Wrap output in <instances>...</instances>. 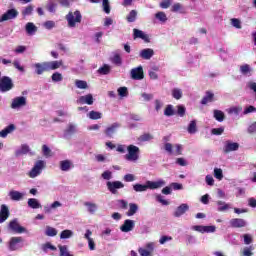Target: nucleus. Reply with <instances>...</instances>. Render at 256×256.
<instances>
[{
    "label": "nucleus",
    "mask_w": 256,
    "mask_h": 256,
    "mask_svg": "<svg viewBox=\"0 0 256 256\" xmlns=\"http://www.w3.org/2000/svg\"><path fill=\"white\" fill-rule=\"evenodd\" d=\"M128 23H135L137 20V10H131L130 13L126 17Z\"/></svg>",
    "instance_id": "obj_43"
},
{
    "label": "nucleus",
    "mask_w": 256,
    "mask_h": 256,
    "mask_svg": "<svg viewBox=\"0 0 256 256\" xmlns=\"http://www.w3.org/2000/svg\"><path fill=\"white\" fill-rule=\"evenodd\" d=\"M138 253L141 255V256H153L149 250L145 249V248H139L138 249Z\"/></svg>",
    "instance_id": "obj_63"
},
{
    "label": "nucleus",
    "mask_w": 256,
    "mask_h": 256,
    "mask_svg": "<svg viewBox=\"0 0 256 256\" xmlns=\"http://www.w3.org/2000/svg\"><path fill=\"white\" fill-rule=\"evenodd\" d=\"M137 211H139V205H137L136 203H130L129 210L126 213V215L128 217H133V215H135V213H137Z\"/></svg>",
    "instance_id": "obj_34"
},
{
    "label": "nucleus",
    "mask_w": 256,
    "mask_h": 256,
    "mask_svg": "<svg viewBox=\"0 0 256 256\" xmlns=\"http://www.w3.org/2000/svg\"><path fill=\"white\" fill-rule=\"evenodd\" d=\"M228 115H239L241 111H243V107L241 106H233L228 108L227 110Z\"/></svg>",
    "instance_id": "obj_35"
},
{
    "label": "nucleus",
    "mask_w": 256,
    "mask_h": 256,
    "mask_svg": "<svg viewBox=\"0 0 256 256\" xmlns=\"http://www.w3.org/2000/svg\"><path fill=\"white\" fill-rule=\"evenodd\" d=\"M213 117L218 123H223L225 121V112L221 110H214Z\"/></svg>",
    "instance_id": "obj_30"
},
{
    "label": "nucleus",
    "mask_w": 256,
    "mask_h": 256,
    "mask_svg": "<svg viewBox=\"0 0 256 256\" xmlns=\"http://www.w3.org/2000/svg\"><path fill=\"white\" fill-rule=\"evenodd\" d=\"M60 169H61V171H69V169H71V161H69V160L61 161Z\"/></svg>",
    "instance_id": "obj_45"
},
{
    "label": "nucleus",
    "mask_w": 256,
    "mask_h": 256,
    "mask_svg": "<svg viewBox=\"0 0 256 256\" xmlns=\"http://www.w3.org/2000/svg\"><path fill=\"white\" fill-rule=\"evenodd\" d=\"M87 117L92 120H97V119H101V117H103V114L101 112L92 110L87 114Z\"/></svg>",
    "instance_id": "obj_42"
},
{
    "label": "nucleus",
    "mask_w": 256,
    "mask_h": 256,
    "mask_svg": "<svg viewBox=\"0 0 256 256\" xmlns=\"http://www.w3.org/2000/svg\"><path fill=\"white\" fill-rule=\"evenodd\" d=\"M42 153L44 157H51V149L47 147V145L42 146Z\"/></svg>",
    "instance_id": "obj_61"
},
{
    "label": "nucleus",
    "mask_w": 256,
    "mask_h": 256,
    "mask_svg": "<svg viewBox=\"0 0 256 256\" xmlns=\"http://www.w3.org/2000/svg\"><path fill=\"white\" fill-rule=\"evenodd\" d=\"M85 207H87V211L90 212L91 215H94L97 211V204L93 202H85L84 203Z\"/></svg>",
    "instance_id": "obj_37"
},
{
    "label": "nucleus",
    "mask_w": 256,
    "mask_h": 256,
    "mask_svg": "<svg viewBox=\"0 0 256 256\" xmlns=\"http://www.w3.org/2000/svg\"><path fill=\"white\" fill-rule=\"evenodd\" d=\"M13 66L15 67V69L20 71V73H25V67L21 65V62L19 60H14Z\"/></svg>",
    "instance_id": "obj_55"
},
{
    "label": "nucleus",
    "mask_w": 256,
    "mask_h": 256,
    "mask_svg": "<svg viewBox=\"0 0 256 256\" xmlns=\"http://www.w3.org/2000/svg\"><path fill=\"white\" fill-rule=\"evenodd\" d=\"M43 169H45V161L38 160L34 164L31 171L28 173V175L31 179H35V177H39V175H41V172L43 171Z\"/></svg>",
    "instance_id": "obj_5"
},
{
    "label": "nucleus",
    "mask_w": 256,
    "mask_h": 256,
    "mask_svg": "<svg viewBox=\"0 0 256 256\" xmlns=\"http://www.w3.org/2000/svg\"><path fill=\"white\" fill-rule=\"evenodd\" d=\"M27 204H28V207H30V209H41V207H43L41 205V202H39L37 198L28 199Z\"/></svg>",
    "instance_id": "obj_28"
},
{
    "label": "nucleus",
    "mask_w": 256,
    "mask_h": 256,
    "mask_svg": "<svg viewBox=\"0 0 256 256\" xmlns=\"http://www.w3.org/2000/svg\"><path fill=\"white\" fill-rule=\"evenodd\" d=\"M119 127H121L119 123H113L112 125L106 127V129L104 130L106 137H109L110 139L113 138V134L117 133V129Z\"/></svg>",
    "instance_id": "obj_21"
},
{
    "label": "nucleus",
    "mask_w": 256,
    "mask_h": 256,
    "mask_svg": "<svg viewBox=\"0 0 256 256\" xmlns=\"http://www.w3.org/2000/svg\"><path fill=\"white\" fill-rule=\"evenodd\" d=\"M141 155V149L138 146L133 144L127 146V153L124 156V159L129 163H137Z\"/></svg>",
    "instance_id": "obj_3"
},
{
    "label": "nucleus",
    "mask_w": 256,
    "mask_h": 256,
    "mask_svg": "<svg viewBox=\"0 0 256 256\" xmlns=\"http://www.w3.org/2000/svg\"><path fill=\"white\" fill-rule=\"evenodd\" d=\"M33 13V6L29 5L22 11V15L24 17H27L28 15H31Z\"/></svg>",
    "instance_id": "obj_60"
},
{
    "label": "nucleus",
    "mask_w": 256,
    "mask_h": 256,
    "mask_svg": "<svg viewBox=\"0 0 256 256\" xmlns=\"http://www.w3.org/2000/svg\"><path fill=\"white\" fill-rule=\"evenodd\" d=\"M133 229H135V221L131 219L125 220L123 225L120 226L122 233H130Z\"/></svg>",
    "instance_id": "obj_14"
},
{
    "label": "nucleus",
    "mask_w": 256,
    "mask_h": 256,
    "mask_svg": "<svg viewBox=\"0 0 256 256\" xmlns=\"http://www.w3.org/2000/svg\"><path fill=\"white\" fill-rule=\"evenodd\" d=\"M27 106V97L18 96L12 99L11 109H23Z\"/></svg>",
    "instance_id": "obj_8"
},
{
    "label": "nucleus",
    "mask_w": 256,
    "mask_h": 256,
    "mask_svg": "<svg viewBox=\"0 0 256 256\" xmlns=\"http://www.w3.org/2000/svg\"><path fill=\"white\" fill-rule=\"evenodd\" d=\"M102 179H104L105 181H111V179H113V172L106 170L101 174Z\"/></svg>",
    "instance_id": "obj_50"
},
{
    "label": "nucleus",
    "mask_w": 256,
    "mask_h": 256,
    "mask_svg": "<svg viewBox=\"0 0 256 256\" xmlns=\"http://www.w3.org/2000/svg\"><path fill=\"white\" fill-rule=\"evenodd\" d=\"M57 229L51 227V226H46V229H45V235L47 237H56L57 235Z\"/></svg>",
    "instance_id": "obj_40"
},
{
    "label": "nucleus",
    "mask_w": 256,
    "mask_h": 256,
    "mask_svg": "<svg viewBox=\"0 0 256 256\" xmlns=\"http://www.w3.org/2000/svg\"><path fill=\"white\" fill-rule=\"evenodd\" d=\"M217 231V227L215 226H204V233H215Z\"/></svg>",
    "instance_id": "obj_64"
},
{
    "label": "nucleus",
    "mask_w": 256,
    "mask_h": 256,
    "mask_svg": "<svg viewBox=\"0 0 256 256\" xmlns=\"http://www.w3.org/2000/svg\"><path fill=\"white\" fill-rule=\"evenodd\" d=\"M98 73L100 75H109V73H111V66H109V64H104L98 69Z\"/></svg>",
    "instance_id": "obj_39"
},
{
    "label": "nucleus",
    "mask_w": 256,
    "mask_h": 256,
    "mask_svg": "<svg viewBox=\"0 0 256 256\" xmlns=\"http://www.w3.org/2000/svg\"><path fill=\"white\" fill-rule=\"evenodd\" d=\"M78 105H93L94 99L93 94H87L84 96H80L77 100Z\"/></svg>",
    "instance_id": "obj_18"
},
{
    "label": "nucleus",
    "mask_w": 256,
    "mask_h": 256,
    "mask_svg": "<svg viewBox=\"0 0 256 256\" xmlns=\"http://www.w3.org/2000/svg\"><path fill=\"white\" fill-rule=\"evenodd\" d=\"M118 95L119 97H128L129 90L127 89V87H120L118 88Z\"/></svg>",
    "instance_id": "obj_53"
},
{
    "label": "nucleus",
    "mask_w": 256,
    "mask_h": 256,
    "mask_svg": "<svg viewBox=\"0 0 256 256\" xmlns=\"http://www.w3.org/2000/svg\"><path fill=\"white\" fill-rule=\"evenodd\" d=\"M213 101H215V94L211 91H207L201 100V105H207V103H213Z\"/></svg>",
    "instance_id": "obj_27"
},
{
    "label": "nucleus",
    "mask_w": 256,
    "mask_h": 256,
    "mask_svg": "<svg viewBox=\"0 0 256 256\" xmlns=\"http://www.w3.org/2000/svg\"><path fill=\"white\" fill-rule=\"evenodd\" d=\"M156 19L161 21V23H165L167 21V14L165 12H158L155 14Z\"/></svg>",
    "instance_id": "obj_52"
},
{
    "label": "nucleus",
    "mask_w": 256,
    "mask_h": 256,
    "mask_svg": "<svg viewBox=\"0 0 256 256\" xmlns=\"http://www.w3.org/2000/svg\"><path fill=\"white\" fill-rule=\"evenodd\" d=\"M33 67H34V69H36L37 75H43V73H45V71H49L47 68V62L35 63L33 65Z\"/></svg>",
    "instance_id": "obj_26"
},
{
    "label": "nucleus",
    "mask_w": 256,
    "mask_h": 256,
    "mask_svg": "<svg viewBox=\"0 0 256 256\" xmlns=\"http://www.w3.org/2000/svg\"><path fill=\"white\" fill-rule=\"evenodd\" d=\"M8 229L13 231V233H25V231H27L25 227L19 225V220L17 218L9 222Z\"/></svg>",
    "instance_id": "obj_11"
},
{
    "label": "nucleus",
    "mask_w": 256,
    "mask_h": 256,
    "mask_svg": "<svg viewBox=\"0 0 256 256\" xmlns=\"http://www.w3.org/2000/svg\"><path fill=\"white\" fill-rule=\"evenodd\" d=\"M8 197L11 201H23L25 199V192H19L17 190H10Z\"/></svg>",
    "instance_id": "obj_15"
},
{
    "label": "nucleus",
    "mask_w": 256,
    "mask_h": 256,
    "mask_svg": "<svg viewBox=\"0 0 256 256\" xmlns=\"http://www.w3.org/2000/svg\"><path fill=\"white\" fill-rule=\"evenodd\" d=\"M133 33L134 39H142V41H145V43H149V35L145 34V32H143L142 30L134 28Z\"/></svg>",
    "instance_id": "obj_20"
},
{
    "label": "nucleus",
    "mask_w": 256,
    "mask_h": 256,
    "mask_svg": "<svg viewBox=\"0 0 256 256\" xmlns=\"http://www.w3.org/2000/svg\"><path fill=\"white\" fill-rule=\"evenodd\" d=\"M46 66L48 71H55L56 69H59L60 67H63V60H55V61H49L46 62Z\"/></svg>",
    "instance_id": "obj_24"
},
{
    "label": "nucleus",
    "mask_w": 256,
    "mask_h": 256,
    "mask_svg": "<svg viewBox=\"0 0 256 256\" xmlns=\"http://www.w3.org/2000/svg\"><path fill=\"white\" fill-rule=\"evenodd\" d=\"M239 149V143L227 141L224 145V153H231V151H237Z\"/></svg>",
    "instance_id": "obj_23"
},
{
    "label": "nucleus",
    "mask_w": 256,
    "mask_h": 256,
    "mask_svg": "<svg viewBox=\"0 0 256 256\" xmlns=\"http://www.w3.org/2000/svg\"><path fill=\"white\" fill-rule=\"evenodd\" d=\"M27 35H35L37 33V26L34 23L28 22L25 26Z\"/></svg>",
    "instance_id": "obj_33"
},
{
    "label": "nucleus",
    "mask_w": 256,
    "mask_h": 256,
    "mask_svg": "<svg viewBox=\"0 0 256 256\" xmlns=\"http://www.w3.org/2000/svg\"><path fill=\"white\" fill-rule=\"evenodd\" d=\"M9 215H11L9 206H7V204H2L0 206V223H5V221L9 219Z\"/></svg>",
    "instance_id": "obj_16"
},
{
    "label": "nucleus",
    "mask_w": 256,
    "mask_h": 256,
    "mask_svg": "<svg viewBox=\"0 0 256 256\" xmlns=\"http://www.w3.org/2000/svg\"><path fill=\"white\" fill-rule=\"evenodd\" d=\"M214 177L218 179V181H221L223 179V170L220 168L214 169Z\"/></svg>",
    "instance_id": "obj_54"
},
{
    "label": "nucleus",
    "mask_w": 256,
    "mask_h": 256,
    "mask_svg": "<svg viewBox=\"0 0 256 256\" xmlns=\"http://www.w3.org/2000/svg\"><path fill=\"white\" fill-rule=\"evenodd\" d=\"M20 243H23V237H12L8 241V249L10 251H19L22 247Z\"/></svg>",
    "instance_id": "obj_9"
},
{
    "label": "nucleus",
    "mask_w": 256,
    "mask_h": 256,
    "mask_svg": "<svg viewBox=\"0 0 256 256\" xmlns=\"http://www.w3.org/2000/svg\"><path fill=\"white\" fill-rule=\"evenodd\" d=\"M60 256H73V254L69 253L67 246H59Z\"/></svg>",
    "instance_id": "obj_56"
},
{
    "label": "nucleus",
    "mask_w": 256,
    "mask_h": 256,
    "mask_svg": "<svg viewBox=\"0 0 256 256\" xmlns=\"http://www.w3.org/2000/svg\"><path fill=\"white\" fill-rule=\"evenodd\" d=\"M75 87L77 89H89V84L85 80H75Z\"/></svg>",
    "instance_id": "obj_41"
},
{
    "label": "nucleus",
    "mask_w": 256,
    "mask_h": 256,
    "mask_svg": "<svg viewBox=\"0 0 256 256\" xmlns=\"http://www.w3.org/2000/svg\"><path fill=\"white\" fill-rule=\"evenodd\" d=\"M102 7L104 13H106L107 15L111 13V6L109 5V0H102Z\"/></svg>",
    "instance_id": "obj_48"
},
{
    "label": "nucleus",
    "mask_w": 256,
    "mask_h": 256,
    "mask_svg": "<svg viewBox=\"0 0 256 256\" xmlns=\"http://www.w3.org/2000/svg\"><path fill=\"white\" fill-rule=\"evenodd\" d=\"M165 185L166 182L163 179H159L157 181L147 180L145 184H134L133 191H135V193H145L148 189L153 191L155 189H161V187H165Z\"/></svg>",
    "instance_id": "obj_1"
},
{
    "label": "nucleus",
    "mask_w": 256,
    "mask_h": 256,
    "mask_svg": "<svg viewBox=\"0 0 256 256\" xmlns=\"http://www.w3.org/2000/svg\"><path fill=\"white\" fill-rule=\"evenodd\" d=\"M164 149L168 153V155H182L183 154V145L181 144H173L166 143L164 144Z\"/></svg>",
    "instance_id": "obj_4"
},
{
    "label": "nucleus",
    "mask_w": 256,
    "mask_h": 256,
    "mask_svg": "<svg viewBox=\"0 0 256 256\" xmlns=\"http://www.w3.org/2000/svg\"><path fill=\"white\" fill-rule=\"evenodd\" d=\"M106 187L109 192L112 193V195H117V190L118 189H123L125 187V184L121 181H108L106 183Z\"/></svg>",
    "instance_id": "obj_10"
},
{
    "label": "nucleus",
    "mask_w": 256,
    "mask_h": 256,
    "mask_svg": "<svg viewBox=\"0 0 256 256\" xmlns=\"http://www.w3.org/2000/svg\"><path fill=\"white\" fill-rule=\"evenodd\" d=\"M152 139H153V135H151L150 133L142 134L139 137V141H141L142 143H145L147 141H152Z\"/></svg>",
    "instance_id": "obj_51"
},
{
    "label": "nucleus",
    "mask_w": 256,
    "mask_h": 256,
    "mask_svg": "<svg viewBox=\"0 0 256 256\" xmlns=\"http://www.w3.org/2000/svg\"><path fill=\"white\" fill-rule=\"evenodd\" d=\"M41 249L44 253H49V251H57V247L53 246L50 242L42 244Z\"/></svg>",
    "instance_id": "obj_36"
},
{
    "label": "nucleus",
    "mask_w": 256,
    "mask_h": 256,
    "mask_svg": "<svg viewBox=\"0 0 256 256\" xmlns=\"http://www.w3.org/2000/svg\"><path fill=\"white\" fill-rule=\"evenodd\" d=\"M13 131H15V125L10 124L6 128H4L2 131H0V137L2 139H5L9 135V133H13Z\"/></svg>",
    "instance_id": "obj_29"
},
{
    "label": "nucleus",
    "mask_w": 256,
    "mask_h": 256,
    "mask_svg": "<svg viewBox=\"0 0 256 256\" xmlns=\"http://www.w3.org/2000/svg\"><path fill=\"white\" fill-rule=\"evenodd\" d=\"M172 97L179 101V99L183 97V90H181V88L172 89Z\"/></svg>",
    "instance_id": "obj_38"
},
{
    "label": "nucleus",
    "mask_w": 256,
    "mask_h": 256,
    "mask_svg": "<svg viewBox=\"0 0 256 256\" xmlns=\"http://www.w3.org/2000/svg\"><path fill=\"white\" fill-rule=\"evenodd\" d=\"M153 55H155V51L151 48H145L139 52V57H141V59H144L145 61H149V59H151Z\"/></svg>",
    "instance_id": "obj_19"
},
{
    "label": "nucleus",
    "mask_w": 256,
    "mask_h": 256,
    "mask_svg": "<svg viewBox=\"0 0 256 256\" xmlns=\"http://www.w3.org/2000/svg\"><path fill=\"white\" fill-rule=\"evenodd\" d=\"M131 79H134V81H141V79L145 78V74L143 73V66H138L136 68H133L130 71Z\"/></svg>",
    "instance_id": "obj_12"
},
{
    "label": "nucleus",
    "mask_w": 256,
    "mask_h": 256,
    "mask_svg": "<svg viewBox=\"0 0 256 256\" xmlns=\"http://www.w3.org/2000/svg\"><path fill=\"white\" fill-rule=\"evenodd\" d=\"M27 153H30V155H35L34 152H31V148H29V145L24 144L15 151V156L21 157V155H27Z\"/></svg>",
    "instance_id": "obj_22"
},
{
    "label": "nucleus",
    "mask_w": 256,
    "mask_h": 256,
    "mask_svg": "<svg viewBox=\"0 0 256 256\" xmlns=\"http://www.w3.org/2000/svg\"><path fill=\"white\" fill-rule=\"evenodd\" d=\"M188 210H189V206L186 203H183L176 208L173 215L175 217H182V215H185V213H187Z\"/></svg>",
    "instance_id": "obj_25"
},
{
    "label": "nucleus",
    "mask_w": 256,
    "mask_h": 256,
    "mask_svg": "<svg viewBox=\"0 0 256 256\" xmlns=\"http://www.w3.org/2000/svg\"><path fill=\"white\" fill-rule=\"evenodd\" d=\"M67 25L70 29H75L77 25H79L83 21V15L81 14V11L75 10L70 11L66 17Z\"/></svg>",
    "instance_id": "obj_2"
},
{
    "label": "nucleus",
    "mask_w": 256,
    "mask_h": 256,
    "mask_svg": "<svg viewBox=\"0 0 256 256\" xmlns=\"http://www.w3.org/2000/svg\"><path fill=\"white\" fill-rule=\"evenodd\" d=\"M225 131L224 127L220 128H214L211 130L212 135H223V132Z\"/></svg>",
    "instance_id": "obj_62"
},
{
    "label": "nucleus",
    "mask_w": 256,
    "mask_h": 256,
    "mask_svg": "<svg viewBox=\"0 0 256 256\" xmlns=\"http://www.w3.org/2000/svg\"><path fill=\"white\" fill-rule=\"evenodd\" d=\"M231 25L232 27H235L236 29H241V20L237 19V18H232L231 19Z\"/></svg>",
    "instance_id": "obj_58"
},
{
    "label": "nucleus",
    "mask_w": 256,
    "mask_h": 256,
    "mask_svg": "<svg viewBox=\"0 0 256 256\" xmlns=\"http://www.w3.org/2000/svg\"><path fill=\"white\" fill-rule=\"evenodd\" d=\"M198 129H197V120H191L190 123L188 124L187 127V132L190 135H195V133H197Z\"/></svg>",
    "instance_id": "obj_31"
},
{
    "label": "nucleus",
    "mask_w": 256,
    "mask_h": 256,
    "mask_svg": "<svg viewBox=\"0 0 256 256\" xmlns=\"http://www.w3.org/2000/svg\"><path fill=\"white\" fill-rule=\"evenodd\" d=\"M216 205L218 207L217 211H220V212L229 211V209H231V204H227L224 201H217Z\"/></svg>",
    "instance_id": "obj_32"
},
{
    "label": "nucleus",
    "mask_w": 256,
    "mask_h": 256,
    "mask_svg": "<svg viewBox=\"0 0 256 256\" xmlns=\"http://www.w3.org/2000/svg\"><path fill=\"white\" fill-rule=\"evenodd\" d=\"M53 83H61L63 81V74L60 72H54L51 76Z\"/></svg>",
    "instance_id": "obj_44"
},
{
    "label": "nucleus",
    "mask_w": 256,
    "mask_h": 256,
    "mask_svg": "<svg viewBox=\"0 0 256 256\" xmlns=\"http://www.w3.org/2000/svg\"><path fill=\"white\" fill-rule=\"evenodd\" d=\"M17 17H19V11H17L15 8L9 9L0 17V23L17 19Z\"/></svg>",
    "instance_id": "obj_7"
},
{
    "label": "nucleus",
    "mask_w": 256,
    "mask_h": 256,
    "mask_svg": "<svg viewBox=\"0 0 256 256\" xmlns=\"http://www.w3.org/2000/svg\"><path fill=\"white\" fill-rule=\"evenodd\" d=\"M242 255L243 256H252L253 255V246L243 248Z\"/></svg>",
    "instance_id": "obj_57"
},
{
    "label": "nucleus",
    "mask_w": 256,
    "mask_h": 256,
    "mask_svg": "<svg viewBox=\"0 0 256 256\" xmlns=\"http://www.w3.org/2000/svg\"><path fill=\"white\" fill-rule=\"evenodd\" d=\"M135 175L133 174H126L124 175L123 177V180L126 182V183H133V181H135Z\"/></svg>",
    "instance_id": "obj_59"
},
{
    "label": "nucleus",
    "mask_w": 256,
    "mask_h": 256,
    "mask_svg": "<svg viewBox=\"0 0 256 256\" xmlns=\"http://www.w3.org/2000/svg\"><path fill=\"white\" fill-rule=\"evenodd\" d=\"M164 115L166 117H173L175 115V110H173V105H168L164 110Z\"/></svg>",
    "instance_id": "obj_49"
},
{
    "label": "nucleus",
    "mask_w": 256,
    "mask_h": 256,
    "mask_svg": "<svg viewBox=\"0 0 256 256\" xmlns=\"http://www.w3.org/2000/svg\"><path fill=\"white\" fill-rule=\"evenodd\" d=\"M230 226L234 229H241L243 227H247V221L241 218H233L230 220Z\"/></svg>",
    "instance_id": "obj_17"
},
{
    "label": "nucleus",
    "mask_w": 256,
    "mask_h": 256,
    "mask_svg": "<svg viewBox=\"0 0 256 256\" xmlns=\"http://www.w3.org/2000/svg\"><path fill=\"white\" fill-rule=\"evenodd\" d=\"M251 71H252V69L249 64H244V65L240 66V73L242 75H249V73H251Z\"/></svg>",
    "instance_id": "obj_46"
},
{
    "label": "nucleus",
    "mask_w": 256,
    "mask_h": 256,
    "mask_svg": "<svg viewBox=\"0 0 256 256\" xmlns=\"http://www.w3.org/2000/svg\"><path fill=\"white\" fill-rule=\"evenodd\" d=\"M73 237L72 230H64L60 233V239H71Z\"/></svg>",
    "instance_id": "obj_47"
},
{
    "label": "nucleus",
    "mask_w": 256,
    "mask_h": 256,
    "mask_svg": "<svg viewBox=\"0 0 256 256\" xmlns=\"http://www.w3.org/2000/svg\"><path fill=\"white\" fill-rule=\"evenodd\" d=\"M13 87V80L9 76L0 78V93H7V91H11Z\"/></svg>",
    "instance_id": "obj_6"
},
{
    "label": "nucleus",
    "mask_w": 256,
    "mask_h": 256,
    "mask_svg": "<svg viewBox=\"0 0 256 256\" xmlns=\"http://www.w3.org/2000/svg\"><path fill=\"white\" fill-rule=\"evenodd\" d=\"M77 133V124L75 123H69L64 130L63 137L64 139H69L70 137H73Z\"/></svg>",
    "instance_id": "obj_13"
}]
</instances>
